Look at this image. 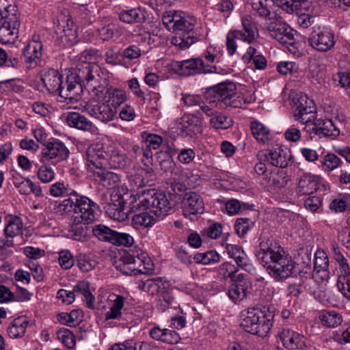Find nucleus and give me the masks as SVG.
I'll return each mask as SVG.
<instances>
[{"instance_id": "e433bc0d", "label": "nucleus", "mask_w": 350, "mask_h": 350, "mask_svg": "<svg viewBox=\"0 0 350 350\" xmlns=\"http://www.w3.org/2000/svg\"><path fill=\"white\" fill-rule=\"evenodd\" d=\"M176 304L174 296L171 290L166 286H163L159 293L157 300V307L161 312H165L167 309L173 307Z\"/></svg>"}, {"instance_id": "6e6d98bb", "label": "nucleus", "mask_w": 350, "mask_h": 350, "mask_svg": "<svg viewBox=\"0 0 350 350\" xmlns=\"http://www.w3.org/2000/svg\"><path fill=\"white\" fill-rule=\"evenodd\" d=\"M126 164L125 156L120 154L118 151H113L109 157H108L107 166H110L111 168H123Z\"/></svg>"}, {"instance_id": "f704fd0d", "label": "nucleus", "mask_w": 350, "mask_h": 350, "mask_svg": "<svg viewBox=\"0 0 350 350\" xmlns=\"http://www.w3.org/2000/svg\"><path fill=\"white\" fill-rule=\"evenodd\" d=\"M163 286H165V282L160 277L150 278L146 281L140 280L138 282V288L151 295H159Z\"/></svg>"}, {"instance_id": "680f3d73", "label": "nucleus", "mask_w": 350, "mask_h": 350, "mask_svg": "<svg viewBox=\"0 0 350 350\" xmlns=\"http://www.w3.org/2000/svg\"><path fill=\"white\" fill-rule=\"evenodd\" d=\"M133 243L134 239L130 234L116 231L112 244L129 247L132 245Z\"/></svg>"}, {"instance_id": "774afa93", "label": "nucleus", "mask_w": 350, "mask_h": 350, "mask_svg": "<svg viewBox=\"0 0 350 350\" xmlns=\"http://www.w3.org/2000/svg\"><path fill=\"white\" fill-rule=\"evenodd\" d=\"M109 350H137V342L133 340H126L123 342L113 344Z\"/></svg>"}, {"instance_id": "72a5a7b5", "label": "nucleus", "mask_w": 350, "mask_h": 350, "mask_svg": "<svg viewBox=\"0 0 350 350\" xmlns=\"http://www.w3.org/2000/svg\"><path fill=\"white\" fill-rule=\"evenodd\" d=\"M226 249L229 256L234 260L237 267L245 269L248 265V258L243 248L237 245L227 244Z\"/></svg>"}, {"instance_id": "412c9836", "label": "nucleus", "mask_w": 350, "mask_h": 350, "mask_svg": "<svg viewBox=\"0 0 350 350\" xmlns=\"http://www.w3.org/2000/svg\"><path fill=\"white\" fill-rule=\"evenodd\" d=\"M291 157L289 151L281 148L260 152L257 154L259 159L266 161L271 165L280 168L288 166Z\"/></svg>"}, {"instance_id": "6ab92c4d", "label": "nucleus", "mask_w": 350, "mask_h": 350, "mask_svg": "<svg viewBox=\"0 0 350 350\" xmlns=\"http://www.w3.org/2000/svg\"><path fill=\"white\" fill-rule=\"evenodd\" d=\"M87 110L92 117L104 123L113 120L117 114L115 108L103 101L102 98L100 100H93L88 104Z\"/></svg>"}, {"instance_id": "c85d7f7f", "label": "nucleus", "mask_w": 350, "mask_h": 350, "mask_svg": "<svg viewBox=\"0 0 350 350\" xmlns=\"http://www.w3.org/2000/svg\"><path fill=\"white\" fill-rule=\"evenodd\" d=\"M100 98L117 111V109L126 100V94L124 90L114 88L110 84Z\"/></svg>"}, {"instance_id": "de8ad7c7", "label": "nucleus", "mask_w": 350, "mask_h": 350, "mask_svg": "<svg viewBox=\"0 0 350 350\" xmlns=\"http://www.w3.org/2000/svg\"><path fill=\"white\" fill-rule=\"evenodd\" d=\"M194 261L204 265L217 263L220 260V255L215 250L196 253L193 256Z\"/></svg>"}, {"instance_id": "a18cd8bd", "label": "nucleus", "mask_w": 350, "mask_h": 350, "mask_svg": "<svg viewBox=\"0 0 350 350\" xmlns=\"http://www.w3.org/2000/svg\"><path fill=\"white\" fill-rule=\"evenodd\" d=\"M283 5L282 9L287 13H291L294 11L304 13V11H309L310 2L308 0H287Z\"/></svg>"}, {"instance_id": "6e6552de", "label": "nucleus", "mask_w": 350, "mask_h": 350, "mask_svg": "<svg viewBox=\"0 0 350 350\" xmlns=\"http://www.w3.org/2000/svg\"><path fill=\"white\" fill-rule=\"evenodd\" d=\"M206 98L212 106L223 109L237 108L241 105V100L237 97L236 85L230 81L209 88L206 92Z\"/></svg>"}, {"instance_id": "7c9ffc66", "label": "nucleus", "mask_w": 350, "mask_h": 350, "mask_svg": "<svg viewBox=\"0 0 350 350\" xmlns=\"http://www.w3.org/2000/svg\"><path fill=\"white\" fill-rule=\"evenodd\" d=\"M29 320L26 316L18 317L12 320L7 327V333L11 338H22L25 332Z\"/></svg>"}, {"instance_id": "09e8293b", "label": "nucleus", "mask_w": 350, "mask_h": 350, "mask_svg": "<svg viewBox=\"0 0 350 350\" xmlns=\"http://www.w3.org/2000/svg\"><path fill=\"white\" fill-rule=\"evenodd\" d=\"M82 312L79 310H73L70 313L62 312L58 314L60 323L69 326H75L82 320Z\"/></svg>"}, {"instance_id": "3c124183", "label": "nucleus", "mask_w": 350, "mask_h": 350, "mask_svg": "<svg viewBox=\"0 0 350 350\" xmlns=\"http://www.w3.org/2000/svg\"><path fill=\"white\" fill-rule=\"evenodd\" d=\"M250 129L253 136L256 140L265 142L269 139V131L260 122L253 121Z\"/></svg>"}, {"instance_id": "052dcab7", "label": "nucleus", "mask_w": 350, "mask_h": 350, "mask_svg": "<svg viewBox=\"0 0 350 350\" xmlns=\"http://www.w3.org/2000/svg\"><path fill=\"white\" fill-rule=\"evenodd\" d=\"M100 56L99 51L96 49H86L83 51L79 56V63H92V61H96L98 57Z\"/></svg>"}, {"instance_id": "1a4fd4ad", "label": "nucleus", "mask_w": 350, "mask_h": 350, "mask_svg": "<svg viewBox=\"0 0 350 350\" xmlns=\"http://www.w3.org/2000/svg\"><path fill=\"white\" fill-rule=\"evenodd\" d=\"M136 196H138V202L135 201L136 206L150 210L154 213L156 217L167 215L174 206L165 193L154 189L142 190L137 192Z\"/></svg>"}, {"instance_id": "4468645a", "label": "nucleus", "mask_w": 350, "mask_h": 350, "mask_svg": "<svg viewBox=\"0 0 350 350\" xmlns=\"http://www.w3.org/2000/svg\"><path fill=\"white\" fill-rule=\"evenodd\" d=\"M75 81L81 87L80 94L83 92V85L92 81L101 80L108 77L103 69L96 64L84 63L78 64L76 66L75 73H72Z\"/></svg>"}, {"instance_id": "2f4dec72", "label": "nucleus", "mask_w": 350, "mask_h": 350, "mask_svg": "<svg viewBox=\"0 0 350 350\" xmlns=\"http://www.w3.org/2000/svg\"><path fill=\"white\" fill-rule=\"evenodd\" d=\"M107 167L93 170L95 180L105 187H115L120 182V177L117 174L107 170Z\"/></svg>"}, {"instance_id": "ddd939ff", "label": "nucleus", "mask_w": 350, "mask_h": 350, "mask_svg": "<svg viewBox=\"0 0 350 350\" xmlns=\"http://www.w3.org/2000/svg\"><path fill=\"white\" fill-rule=\"evenodd\" d=\"M70 151L64 143L58 139L51 138L42 149L40 161L56 164L68 159Z\"/></svg>"}, {"instance_id": "39448f33", "label": "nucleus", "mask_w": 350, "mask_h": 350, "mask_svg": "<svg viewBox=\"0 0 350 350\" xmlns=\"http://www.w3.org/2000/svg\"><path fill=\"white\" fill-rule=\"evenodd\" d=\"M242 316L240 325L246 332L264 336L273 326V308L268 306L249 308Z\"/></svg>"}, {"instance_id": "aec40b11", "label": "nucleus", "mask_w": 350, "mask_h": 350, "mask_svg": "<svg viewBox=\"0 0 350 350\" xmlns=\"http://www.w3.org/2000/svg\"><path fill=\"white\" fill-rule=\"evenodd\" d=\"M42 47L39 36L34 35L23 50L25 62L27 64L28 68H33L41 66Z\"/></svg>"}, {"instance_id": "13d9d810", "label": "nucleus", "mask_w": 350, "mask_h": 350, "mask_svg": "<svg viewBox=\"0 0 350 350\" xmlns=\"http://www.w3.org/2000/svg\"><path fill=\"white\" fill-rule=\"evenodd\" d=\"M96 265V262L92 260L90 256L85 255H80L77 260V265L83 272H88L93 269Z\"/></svg>"}, {"instance_id": "79ce46f5", "label": "nucleus", "mask_w": 350, "mask_h": 350, "mask_svg": "<svg viewBox=\"0 0 350 350\" xmlns=\"http://www.w3.org/2000/svg\"><path fill=\"white\" fill-rule=\"evenodd\" d=\"M155 221L156 219L147 212L135 214L131 219V224L136 229L151 227Z\"/></svg>"}, {"instance_id": "4c0bfd02", "label": "nucleus", "mask_w": 350, "mask_h": 350, "mask_svg": "<svg viewBox=\"0 0 350 350\" xmlns=\"http://www.w3.org/2000/svg\"><path fill=\"white\" fill-rule=\"evenodd\" d=\"M110 85L109 77L101 79V80L92 81L83 85V88L86 89L92 95L100 98L106 89Z\"/></svg>"}, {"instance_id": "37998d69", "label": "nucleus", "mask_w": 350, "mask_h": 350, "mask_svg": "<svg viewBox=\"0 0 350 350\" xmlns=\"http://www.w3.org/2000/svg\"><path fill=\"white\" fill-rule=\"evenodd\" d=\"M294 116L296 120H299L302 124H307V126H309V124L315 120L316 118V106L314 103L295 112Z\"/></svg>"}, {"instance_id": "a211bd4d", "label": "nucleus", "mask_w": 350, "mask_h": 350, "mask_svg": "<svg viewBox=\"0 0 350 350\" xmlns=\"http://www.w3.org/2000/svg\"><path fill=\"white\" fill-rule=\"evenodd\" d=\"M142 143L143 159L145 166L150 167L152 165V150H157L163 143V138L159 135L144 131L141 134Z\"/></svg>"}, {"instance_id": "603ef678", "label": "nucleus", "mask_w": 350, "mask_h": 350, "mask_svg": "<svg viewBox=\"0 0 350 350\" xmlns=\"http://www.w3.org/2000/svg\"><path fill=\"white\" fill-rule=\"evenodd\" d=\"M182 129L185 130L187 134L195 133L200 130V121L195 116H185L182 119Z\"/></svg>"}, {"instance_id": "f03ea898", "label": "nucleus", "mask_w": 350, "mask_h": 350, "mask_svg": "<svg viewBox=\"0 0 350 350\" xmlns=\"http://www.w3.org/2000/svg\"><path fill=\"white\" fill-rule=\"evenodd\" d=\"M59 208L65 213H74L70 230L72 238L82 242L87 241L93 234V228L89 224L96 219L97 204L89 198L72 191L59 204Z\"/></svg>"}, {"instance_id": "423d86ee", "label": "nucleus", "mask_w": 350, "mask_h": 350, "mask_svg": "<svg viewBox=\"0 0 350 350\" xmlns=\"http://www.w3.org/2000/svg\"><path fill=\"white\" fill-rule=\"evenodd\" d=\"M20 25V12L15 0H0V42H14Z\"/></svg>"}, {"instance_id": "9b49d317", "label": "nucleus", "mask_w": 350, "mask_h": 350, "mask_svg": "<svg viewBox=\"0 0 350 350\" xmlns=\"http://www.w3.org/2000/svg\"><path fill=\"white\" fill-rule=\"evenodd\" d=\"M331 247L333 257L339 267L337 287L345 298L350 299V266L337 243H332Z\"/></svg>"}, {"instance_id": "dca6fc26", "label": "nucleus", "mask_w": 350, "mask_h": 350, "mask_svg": "<svg viewBox=\"0 0 350 350\" xmlns=\"http://www.w3.org/2000/svg\"><path fill=\"white\" fill-rule=\"evenodd\" d=\"M216 70L215 66L205 64L202 58H191L177 62V72L182 75L213 73Z\"/></svg>"}, {"instance_id": "a19ab883", "label": "nucleus", "mask_w": 350, "mask_h": 350, "mask_svg": "<svg viewBox=\"0 0 350 350\" xmlns=\"http://www.w3.org/2000/svg\"><path fill=\"white\" fill-rule=\"evenodd\" d=\"M254 10L256 11L258 15L265 19L273 18L271 11L270 3L271 0H248Z\"/></svg>"}, {"instance_id": "5701e85b", "label": "nucleus", "mask_w": 350, "mask_h": 350, "mask_svg": "<svg viewBox=\"0 0 350 350\" xmlns=\"http://www.w3.org/2000/svg\"><path fill=\"white\" fill-rule=\"evenodd\" d=\"M125 200L123 196L118 193L111 194L110 202H107L104 208L109 217L118 221H124L127 218V213L124 212Z\"/></svg>"}, {"instance_id": "69168bd1", "label": "nucleus", "mask_w": 350, "mask_h": 350, "mask_svg": "<svg viewBox=\"0 0 350 350\" xmlns=\"http://www.w3.org/2000/svg\"><path fill=\"white\" fill-rule=\"evenodd\" d=\"M210 124L215 129H226L229 126V123L227 122V118L217 112L210 119Z\"/></svg>"}, {"instance_id": "a878e982", "label": "nucleus", "mask_w": 350, "mask_h": 350, "mask_svg": "<svg viewBox=\"0 0 350 350\" xmlns=\"http://www.w3.org/2000/svg\"><path fill=\"white\" fill-rule=\"evenodd\" d=\"M66 121L69 126L79 130L88 131L91 133H96L98 131L97 127L90 120L78 112L72 111L68 113Z\"/></svg>"}, {"instance_id": "7ed1b4c3", "label": "nucleus", "mask_w": 350, "mask_h": 350, "mask_svg": "<svg viewBox=\"0 0 350 350\" xmlns=\"http://www.w3.org/2000/svg\"><path fill=\"white\" fill-rule=\"evenodd\" d=\"M162 23L174 35L171 39L172 44L180 49H188L199 40V35L195 31L196 19L193 16L178 10L165 12Z\"/></svg>"}, {"instance_id": "58836bf2", "label": "nucleus", "mask_w": 350, "mask_h": 350, "mask_svg": "<svg viewBox=\"0 0 350 350\" xmlns=\"http://www.w3.org/2000/svg\"><path fill=\"white\" fill-rule=\"evenodd\" d=\"M314 268L317 272H322L321 277L324 279L329 278V260L325 253L323 251H318L313 260Z\"/></svg>"}, {"instance_id": "5fc2aeb1", "label": "nucleus", "mask_w": 350, "mask_h": 350, "mask_svg": "<svg viewBox=\"0 0 350 350\" xmlns=\"http://www.w3.org/2000/svg\"><path fill=\"white\" fill-rule=\"evenodd\" d=\"M57 338L68 349L75 346V337L70 330L66 328L59 329L56 332Z\"/></svg>"}, {"instance_id": "c9c22d12", "label": "nucleus", "mask_w": 350, "mask_h": 350, "mask_svg": "<svg viewBox=\"0 0 350 350\" xmlns=\"http://www.w3.org/2000/svg\"><path fill=\"white\" fill-rule=\"evenodd\" d=\"M317 189V183L310 174H303L298 182L297 192L299 195H309Z\"/></svg>"}, {"instance_id": "e2e57ef3", "label": "nucleus", "mask_w": 350, "mask_h": 350, "mask_svg": "<svg viewBox=\"0 0 350 350\" xmlns=\"http://www.w3.org/2000/svg\"><path fill=\"white\" fill-rule=\"evenodd\" d=\"M242 208L243 209H247L249 208V204L245 203L241 204V202L236 199H231L226 203V211L230 215L237 214Z\"/></svg>"}, {"instance_id": "0eeeda50", "label": "nucleus", "mask_w": 350, "mask_h": 350, "mask_svg": "<svg viewBox=\"0 0 350 350\" xmlns=\"http://www.w3.org/2000/svg\"><path fill=\"white\" fill-rule=\"evenodd\" d=\"M114 265L118 270L127 275L148 274L153 270L151 259L142 251L137 252V254L133 252V254L124 252Z\"/></svg>"}, {"instance_id": "338daca9", "label": "nucleus", "mask_w": 350, "mask_h": 350, "mask_svg": "<svg viewBox=\"0 0 350 350\" xmlns=\"http://www.w3.org/2000/svg\"><path fill=\"white\" fill-rule=\"evenodd\" d=\"M333 79L338 81L350 96V72H339L334 75Z\"/></svg>"}, {"instance_id": "f257e3e1", "label": "nucleus", "mask_w": 350, "mask_h": 350, "mask_svg": "<svg viewBox=\"0 0 350 350\" xmlns=\"http://www.w3.org/2000/svg\"><path fill=\"white\" fill-rule=\"evenodd\" d=\"M258 260L276 282H284L300 273L297 264L278 243L261 237L256 249Z\"/></svg>"}, {"instance_id": "bb28decb", "label": "nucleus", "mask_w": 350, "mask_h": 350, "mask_svg": "<svg viewBox=\"0 0 350 350\" xmlns=\"http://www.w3.org/2000/svg\"><path fill=\"white\" fill-rule=\"evenodd\" d=\"M283 346L288 349H302L305 346L303 335L288 328H284L279 334Z\"/></svg>"}, {"instance_id": "f8f14e48", "label": "nucleus", "mask_w": 350, "mask_h": 350, "mask_svg": "<svg viewBox=\"0 0 350 350\" xmlns=\"http://www.w3.org/2000/svg\"><path fill=\"white\" fill-rule=\"evenodd\" d=\"M267 27L271 37L286 45L291 53H295L296 44L293 29L281 17L273 18Z\"/></svg>"}, {"instance_id": "8fccbe9b", "label": "nucleus", "mask_w": 350, "mask_h": 350, "mask_svg": "<svg viewBox=\"0 0 350 350\" xmlns=\"http://www.w3.org/2000/svg\"><path fill=\"white\" fill-rule=\"evenodd\" d=\"M254 226V221L250 218L240 217L236 219L234 229L237 235L243 238Z\"/></svg>"}, {"instance_id": "c03bdc74", "label": "nucleus", "mask_w": 350, "mask_h": 350, "mask_svg": "<svg viewBox=\"0 0 350 350\" xmlns=\"http://www.w3.org/2000/svg\"><path fill=\"white\" fill-rule=\"evenodd\" d=\"M319 319L321 323L329 327H336L341 324L342 316L334 310H323L319 314Z\"/></svg>"}, {"instance_id": "f3484780", "label": "nucleus", "mask_w": 350, "mask_h": 350, "mask_svg": "<svg viewBox=\"0 0 350 350\" xmlns=\"http://www.w3.org/2000/svg\"><path fill=\"white\" fill-rule=\"evenodd\" d=\"M5 237L0 240V248L4 250L14 246L13 239L21 232L23 227L22 219L16 215H8L5 217Z\"/></svg>"}, {"instance_id": "cd10ccee", "label": "nucleus", "mask_w": 350, "mask_h": 350, "mask_svg": "<svg viewBox=\"0 0 350 350\" xmlns=\"http://www.w3.org/2000/svg\"><path fill=\"white\" fill-rule=\"evenodd\" d=\"M148 176L149 177L154 176L152 168L148 170L141 168L131 174L129 176V186L131 190L135 191L144 187L151 186L152 183H150V180L147 178Z\"/></svg>"}, {"instance_id": "20e7f679", "label": "nucleus", "mask_w": 350, "mask_h": 350, "mask_svg": "<svg viewBox=\"0 0 350 350\" xmlns=\"http://www.w3.org/2000/svg\"><path fill=\"white\" fill-rule=\"evenodd\" d=\"M41 81L49 92L58 93L65 100H69L68 103L74 104L80 98L81 86L75 81L72 73L66 77V88L63 85V75L53 68L44 70L41 74Z\"/></svg>"}, {"instance_id": "0e129e2a", "label": "nucleus", "mask_w": 350, "mask_h": 350, "mask_svg": "<svg viewBox=\"0 0 350 350\" xmlns=\"http://www.w3.org/2000/svg\"><path fill=\"white\" fill-rule=\"evenodd\" d=\"M59 263L62 268L64 269H70L74 265V259L72 254L68 250L59 252Z\"/></svg>"}, {"instance_id": "864d4df0", "label": "nucleus", "mask_w": 350, "mask_h": 350, "mask_svg": "<svg viewBox=\"0 0 350 350\" xmlns=\"http://www.w3.org/2000/svg\"><path fill=\"white\" fill-rule=\"evenodd\" d=\"M341 159L335 154L329 152L323 157L321 166L325 171L331 172L342 164Z\"/></svg>"}, {"instance_id": "49530a36", "label": "nucleus", "mask_w": 350, "mask_h": 350, "mask_svg": "<svg viewBox=\"0 0 350 350\" xmlns=\"http://www.w3.org/2000/svg\"><path fill=\"white\" fill-rule=\"evenodd\" d=\"M116 230L103 224L96 225L93 227V234L101 241L112 243Z\"/></svg>"}, {"instance_id": "2eb2a0df", "label": "nucleus", "mask_w": 350, "mask_h": 350, "mask_svg": "<svg viewBox=\"0 0 350 350\" xmlns=\"http://www.w3.org/2000/svg\"><path fill=\"white\" fill-rule=\"evenodd\" d=\"M308 43L314 50L319 52H327L335 45L334 33L326 28L314 29L308 37Z\"/></svg>"}, {"instance_id": "b1692460", "label": "nucleus", "mask_w": 350, "mask_h": 350, "mask_svg": "<svg viewBox=\"0 0 350 350\" xmlns=\"http://www.w3.org/2000/svg\"><path fill=\"white\" fill-rule=\"evenodd\" d=\"M183 211L185 217L201 214L204 212V204L200 194L189 191L185 193L182 201Z\"/></svg>"}, {"instance_id": "ea45409f", "label": "nucleus", "mask_w": 350, "mask_h": 350, "mask_svg": "<svg viewBox=\"0 0 350 350\" xmlns=\"http://www.w3.org/2000/svg\"><path fill=\"white\" fill-rule=\"evenodd\" d=\"M115 299H111L112 304L109 310L105 313V319H118L122 316V309L124 305L125 298L122 295H113L111 296Z\"/></svg>"}, {"instance_id": "9d476101", "label": "nucleus", "mask_w": 350, "mask_h": 350, "mask_svg": "<svg viewBox=\"0 0 350 350\" xmlns=\"http://www.w3.org/2000/svg\"><path fill=\"white\" fill-rule=\"evenodd\" d=\"M241 23L243 31L231 30L226 36V48L230 55L236 52L237 45V40H243L249 44L253 42L258 36V27L256 23L250 16H245L242 18Z\"/></svg>"}, {"instance_id": "4d7b16f0", "label": "nucleus", "mask_w": 350, "mask_h": 350, "mask_svg": "<svg viewBox=\"0 0 350 350\" xmlns=\"http://www.w3.org/2000/svg\"><path fill=\"white\" fill-rule=\"evenodd\" d=\"M38 178L44 183L52 181L55 178L53 170L49 165L44 164L40 167L37 172Z\"/></svg>"}, {"instance_id": "c756f323", "label": "nucleus", "mask_w": 350, "mask_h": 350, "mask_svg": "<svg viewBox=\"0 0 350 350\" xmlns=\"http://www.w3.org/2000/svg\"><path fill=\"white\" fill-rule=\"evenodd\" d=\"M243 278V275L239 274L237 280L228 290L229 297L235 303L245 298L249 292V284Z\"/></svg>"}, {"instance_id": "393cba45", "label": "nucleus", "mask_w": 350, "mask_h": 350, "mask_svg": "<svg viewBox=\"0 0 350 350\" xmlns=\"http://www.w3.org/2000/svg\"><path fill=\"white\" fill-rule=\"evenodd\" d=\"M310 123V131L311 133L321 138L323 137H336L339 135V129L334 125L330 119H317Z\"/></svg>"}, {"instance_id": "4be33fe9", "label": "nucleus", "mask_w": 350, "mask_h": 350, "mask_svg": "<svg viewBox=\"0 0 350 350\" xmlns=\"http://www.w3.org/2000/svg\"><path fill=\"white\" fill-rule=\"evenodd\" d=\"M88 165L91 169L98 170L107 167L108 163V154L103 150L100 144L90 146L86 150Z\"/></svg>"}, {"instance_id": "473e14b6", "label": "nucleus", "mask_w": 350, "mask_h": 350, "mask_svg": "<svg viewBox=\"0 0 350 350\" xmlns=\"http://www.w3.org/2000/svg\"><path fill=\"white\" fill-rule=\"evenodd\" d=\"M119 19L127 24L144 23L146 18L145 11L140 8L122 10L119 13Z\"/></svg>"}, {"instance_id": "bf43d9fd", "label": "nucleus", "mask_w": 350, "mask_h": 350, "mask_svg": "<svg viewBox=\"0 0 350 350\" xmlns=\"http://www.w3.org/2000/svg\"><path fill=\"white\" fill-rule=\"evenodd\" d=\"M239 267L235 266L230 262H225L220 265V270L224 277H228L232 281H236L237 279V273L239 271Z\"/></svg>"}]
</instances>
